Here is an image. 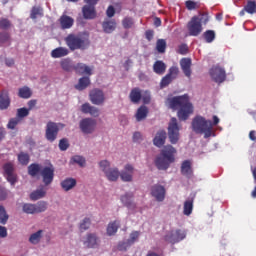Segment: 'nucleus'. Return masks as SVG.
<instances>
[{
    "label": "nucleus",
    "mask_w": 256,
    "mask_h": 256,
    "mask_svg": "<svg viewBox=\"0 0 256 256\" xmlns=\"http://www.w3.org/2000/svg\"><path fill=\"white\" fill-rule=\"evenodd\" d=\"M60 67H62L63 71L71 72L74 71L75 65H73V61L71 58H65L60 61Z\"/></svg>",
    "instance_id": "obj_32"
},
{
    "label": "nucleus",
    "mask_w": 256,
    "mask_h": 256,
    "mask_svg": "<svg viewBox=\"0 0 256 256\" xmlns=\"http://www.w3.org/2000/svg\"><path fill=\"white\" fill-rule=\"evenodd\" d=\"M64 41L70 51H85L91 45L89 37L77 34H69Z\"/></svg>",
    "instance_id": "obj_5"
},
{
    "label": "nucleus",
    "mask_w": 256,
    "mask_h": 256,
    "mask_svg": "<svg viewBox=\"0 0 256 256\" xmlns=\"http://www.w3.org/2000/svg\"><path fill=\"white\" fill-rule=\"evenodd\" d=\"M11 105V98H9V92L7 90H2L0 93V109L1 111H5V109H9Z\"/></svg>",
    "instance_id": "obj_18"
},
{
    "label": "nucleus",
    "mask_w": 256,
    "mask_h": 256,
    "mask_svg": "<svg viewBox=\"0 0 256 256\" xmlns=\"http://www.w3.org/2000/svg\"><path fill=\"white\" fill-rule=\"evenodd\" d=\"M210 76L212 77L215 83H223L225 79H227V74L225 73V69L221 66H213L210 69Z\"/></svg>",
    "instance_id": "obj_11"
},
{
    "label": "nucleus",
    "mask_w": 256,
    "mask_h": 256,
    "mask_svg": "<svg viewBox=\"0 0 256 256\" xmlns=\"http://www.w3.org/2000/svg\"><path fill=\"white\" fill-rule=\"evenodd\" d=\"M191 65H192L191 58H182L180 61V67L184 75L188 77V79L191 78V73H192Z\"/></svg>",
    "instance_id": "obj_20"
},
{
    "label": "nucleus",
    "mask_w": 256,
    "mask_h": 256,
    "mask_svg": "<svg viewBox=\"0 0 256 256\" xmlns=\"http://www.w3.org/2000/svg\"><path fill=\"white\" fill-rule=\"evenodd\" d=\"M59 21L62 29H71V27H73V24L75 23V20H73L71 16L67 15H62Z\"/></svg>",
    "instance_id": "obj_26"
},
{
    "label": "nucleus",
    "mask_w": 256,
    "mask_h": 256,
    "mask_svg": "<svg viewBox=\"0 0 256 256\" xmlns=\"http://www.w3.org/2000/svg\"><path fill=\"white\" fill-rule=\"evenodd\" d=\"M180 128L179 124L177 123V118H171L169 125H168V137L170 143L172 145H176L179 142V134Z\"/></svg>",
    "instance_id": "obj_7"
},
{
    "label": "nucleus",
    "mask_w": 256,
    "mask_h": 256,
    "mask_svg": "<svg viewBox=\"0 0 256 256\" xmlns=\"http://www.w3.org/2000/svg\"><path fill=\"white\" fill-rule=\"evenodd\" d=\"M9 197V190L0 185V201H5Z\"/></svg>",
    "instance_id": "obj_59"
},
{
    "label": "nucleus",
    "mask_w": 256,
    "mask_h": 256,
    "mask_svg": "<svg viewBox=\"0 0 256 256\" xmlns=\"http://www.w3.org/2000/svg\"><path fill=\"white\" fill-rule=\"evenodd\" d=\"M149 114V109L147 106H140L136 113V121H143V119H147V115Z\"/></svg>",
    "instance_id": "obj_33"
},
{
    "label": "nucleus",
    "mask_w": 256,
    "mask_h": 256,
    "mask_svg": "<svg viewBox=\"0 0 256 256\" xmlns=\"http://www.w3.org/2000/svg\"><path fill=\"white\" fill-rule=\"evenodd\" d=\"M121 223L119 221L110 222L107 227V235H115L117 233Z\"/></svg>",
    "instance_id": "obj_36"
},
{
    "label": "nucleus",
    "mask_w": 256,
    "mask_h": 256,
    "mask_svg": "<svg viewBox=\"0 0 256 256\" xmlns=\"http://www.w3.org/2000/svg\"><path fill=\"white\" fill-rule=\"evenodd\" d=\"M74 71L80 75H91V68L83 63H78L74 66Z\"/></svg>",
    "instance_id": "obj_31"
},
{
    "label": "nucleus",
    "mask_w": 256,
    "mask_h": 256,
    "mask_svg": "<svg viewBox=\"0 0 256 256\" xmlns=\"http://www.w3.org/2000/svg\"><path fill=\"white\" fill-rule=\"evenodd\" d=\"M37 17H43V8L40 6H34L30 12V19H37Z\"/></svg>",
    "instance_id": "obj_43"
},
{
    "label": "nucleus",
    "mask_w": 256,
    "mask_h": 256,
    "mask_svg": "<svg viewBox=\"0 0 256 256\" xmlns=\"http://www.w3.org/2000/svg\"><path fill=\"white\" fill-rule=\"evenodd\" d=\"M156 50L159 53H165V51H167V41H165V39H158L156 42Z\"/></svg>",
    "instance_id": "obj_45"
},
{
    "label": "nucleus",
    "mask_w": 256,
    "mask_h": 256,
    "mask_svg": "<svg viewBox=\"0 0 256 256\" xmlns=\"http://www.w3.org/2000/svg\"><path fill=\"white\" fill-rule=\"evenodd\" d=\"M60 185L63 191H71L77 186V180L75 178H65Z\"/></svg>",
    "instance_id": "obj_23"
},
{
    "label": "nucleus",
    "mask_w": 256,
    "mask_h": 256,
    "mask_svg": "<svg viewBox=\"0 0 256 256\" xmlns=\"http://www.w3.org/2000/svg\"><path fill=\"white\" fill-rule=\"evenodd\" d=\"M104 33H113L117 29V22L115 20H106L102 23Z\"/></svg>",
    "instance_id": "obj_27"
},
{
    "label": "nucleus",
    "mask_w": 256,
    "mask_h": 256,
    "mask_svg": "<svg viewBox=\"0 0 256 256\" xmlns=\"http://www.w3.org/2000/svg\"><path fill=\"white\" fill-rule=\"evenodd\" d=\"M73 161L74 163L80 165V167H83V165H85V158H83L82 156H74Z\"/></svg>",
    "instance_id": "obj_64"
},
{
    "label": "nucleus",
    "mask_w": 256,
    "mask_h": 256,
    "mask_svg": "<svg viewBox=\"0 0 256 256\" xmlns=\"http://www.w3.org/2000/svg\"><path fill=\"white\" fill-rule=\"evenodd\" d=\"M186 8L188 9V11H193L195 9H197V2L188 0L185 2Z\"/></svg>",
    "instance_id": "obj_62"
},
{
    "label": "nucleus",
    "mask_w": 256,
    "mask_h": 256,
    "mask_svg": "<svg viewBox=\"0 0 256 256\" xmlns=\"http://www.w3.org/2000/svg\"><path fill=\"white\" fill-rule=\"evenodd\" d=\"M99 167L103 173H107L111 169V163L108 160H102L99 162Z\"/></svg>",
    "instance_id": "obj_52"
},
{
    "label": "nucleus",
    "mask_w": 256,
    "mask_h": 256,
    "mask_svg": "<svg viewBox=\"0 0 256 256\" xmlns=\"http://www.w3.org/2000/svg\"><path fill=\"white\" fill-rule=\"evenodd\" d=\"M91 227V219L84 218L80 223V231H87Z\"/></svg>",
    "instance_id": "obj_54"
},
{
    "label": "nucleus",
    "mask_w": 256,
    "mask_h": 256,
    "mask_svg": "<svg viewBox=\"0 0 256 256\" xmlns=\"http://www.w3.org/2000/svg\"><path fill=\"white\" fill-rule=\"evenodd\" d=\"M165 187L159 184H155L150 188V195L156 199L159 203L165 201Z\"/></svg>",
    "instance_id": "obj_12"
},
{
    "label": "nucleus",
    "mask_w": 256,
    "mask_h": 256,
    "mask_svg": "<svg viewBox=\"0 0 256 256\" xmlns=\"http://www.w3.org/2000/svg\"><path fill=\"white\" fill-rule=\"evenodd\" d=\"M129 247H131V244L129 243L128 240L126 242H120L118 244V251H127Z\"/></svg>",
    "instance_id": "obj_60"
},
{
    "label": "nucleus",
    "mask_w": 256,
    "mask_h": 256,
    "mask_svg": "<svg viewBox=\"0 0 256 256\" xmlns=\"http://www.w3.org/2000/svg\"><path fill=\"white\" fill-rule=\"evenodd\" d=\"M203 37L206 43H213L216 37L215 30H206L203 33Z\"/></svg>",
    "instance_id": "obj_44"
},
{
    "label": "nucleus",
    "mask_w": 256,
    "mask_h": 256,
    "mask_svg": "<svg viewBox=\"0 0 256 256\" xmlns=\"http://www.w3.org/2000/svg\"><path fill=\"white\" fill-rule=\"evenodd\" d=\"M82 13L84 19H95V17H97V11L93 5H84L82 8Z\"/></svg>",
    "instance_id": "obj_21"
},
{
    "label": "nucleus",
    "mask_w": 256,
    "mask_h": 256,
    "mask_svg": "<svg viewBox=\"0 0 256 256\" xmlns=\"http://www.w3.org/2000/svg\"><path fill=\"white\" fill-rule=\"evenodd\" d=\"M23 212L26 213L27 215H35V204H23L22 206Z\"/></svg>",
    "instance_id": "obj_48"
},
{
    "label": "nucleus",
    "mask_w": 256,
    "mask_h": 256,
    "mask_svg": "<svg viewBox=\"0 0 256 256\" xmlns=\"http://www.w3.org/2000/svg\"><path fill=\"white\" fill-rule=\"evenodd\" d=\"M133 25H135V21H133V18L131 17H125L122 20V26L124 27V29H131Z\"/></svg>",
    "instance_id": "obj_51"
},
{
    "label": "nucleus",
    "mask_w": 256,
    "mask_h": 256,
    "mask_svg": "<svg viewBox=\"0 0 256 256\" xmlns=\"http://www.w3.org/2000/svg\"><path fill=\"white\" fill-rule=\"evenodd\" d=\"M153 71L156 75H163L167 71V65L165 62L158 60L153 64Z\"/></svg>",
    "instance_id": "obj_28"
},
{
    "label": "nucleus",
    "mask_w": 256,
    "mask_h": 256,
    "mask_svg": "<svg viewBox=\"0 0 256 256\" xmlns=\"http://www.w3.org/2000/svg\"><path fill=\"white\" fill-rule=\"evenodd\" d=\"M209 21H211L209 12H199L187 23L188 35L190 37H199V34L203 33V25H207Z\"/></svg>",
    "instance_id": "obj_4"
},
{
    "label": "nucleus",
    "mask_w": 256,
    "mask_h": 256,
    "mask_svg": "<svg viewBox=\"0 0 256 256\" xmlns=\"http://www.w3.org/2000/svg\"><path fill=\"white\" fill-rule=\"evenodd\" d=\"M193 213V199H188L184 202L183 214L189 217Z\"/></svg>",
    "instance_id": "obj_41"
},
{
    "label": "nucleus",
    "mask_w": 256,
    "mask_h": 256,
    "mask_svg": "<svg viewBox=\"0 0 256 256\" xmlns=\"http://www.w3.org/2000/svg\"><path fill=\"white\" fill-rule=\"evenodd\" d=\"M32 96L33 91L28 86L19 88L18 97H20V99H31Z\"/></svg>",
    "instance_id": "obj_30"
},
{
    "label": "nucleus",
    "mask_w": 256,
    "mask_h": 256,
    "mask_svg": "<svg viewBox=\"0 0 256 256\" xmlns=\"http://www.w3.org/2000/svg\"><path fill=\"white\" fill-rule=\"evenodd\" d=\"M89 97L93 105H103L105 103V93H103V90L94 89L90 92Z\"/></svg>",
    "instance_id": "obj_13"
},
{
    "label": "nucleus",
    "mask_w": 256,
    "mask_h": 256,
    "mask_svg": "<svg viewBox=\"0 0 256 256\" xmlns=\"http://www.w3.org/2000/svg\"><path fill=\"white\" fill-rule=\"evenodd\" d=\"M91 85V80H89V77H82L79 79L78 84L75 86V89L78 91H83L87 89Z\"/></svg>",
    "instance_id": "obj_34"
},
{
    "label": "nucleus",
    "mask_w": 256,
    "mask_h": 256,
    "mask_svg": "<svg viewBox=\"0 0 256 256\" xmlns=\"http://www.w3.org/2000/svg\"><path fill=\"white\" fill-rule=\"evenodd\" d=\"M168 101L171 109H178L177 115L180 121H187L189 115L193 113V104L189 102V96L187 94L172 97Z\"/></svg>",
    "instance_id": "obj_1"
},
{
    "label": "nucleus",
    "mask_w": 256,
    "mask_h": 256,
    "mask_svg": "<svg viewBox=\"0 0 256 256\" xmlns=\"http://www.w3.org/2000/svg\"><path fill=\"white\" fill-rule=\"evenodd\" d=\"M29 161H31V156L27 152H20L18 154V162L20 165H29Z\"/></svg>",
    "instance_id": "obj_42"
},
{
    "label": "nucleus",
    "mask_w": 256,
    "mask_h": 256,
    "mask_svg": "<svg viewBox=\"0 0 256 256\" xmlns=\"http://www.w3.org/2000/svg\"><path fill=\"white\" fill-rule=\"evenodd\" d=\"M142 97H143V91L141 90V88L135 87L130 91L129 99L131 103H134L135 105H137V103L141 101Z\"/></svg>",
    "instance_id": "obj_22"
},
{
    "label": "nucleus",
    "mask_w": 256,
    "mask_h": 256,
    "mask_svg": "<svg viewBox=\"0 0 256 256\" xmlns=\"http://www.w3.org/2000/svg\"><path fill=\"white\" fill-rule=\"evenodd\" d=\"M69 50L66 47H58L51 51V57L53 59H61V57H67Z\"/></svg>",
    "instance_id": "obj_24"
},
{
    "label": "nucleus",
    "mask_w": 256,
    "mask_h": 256,
    "mask_svg": "<svg viewBox=\"0 0 256 256\" xmlns=\"http://www.w3.org/2000/svg\"><path fill=\"white\" fill-rule=\"evenodd\" d=\"M79 128L85 135H91V133H95V129H97V120L84 118L80 121Z\"/></svg>",
    "instance_id": "obj_8"
},
{
    "label": "nucleus",
    "mask_w": 256,
    "mask_h": 256,
    "mask_svg": "<svg viewBox=\"0 0 256 256\" xmlns=\"http://www.w3.org/2000/svg\"><path fill=\"white\" fill-rule=\"evenodd\" d=\"M42 237L43 230H38L37 232L30 235L29 242L32 243V245H37L40 243Z\"/></svg>",
    "instance_id": "obj_37"
},
{
    "label": "nucleus",
    "mask_w": 256,
    "mask_h": 256,
    "mask_svg": "<svg viewBox=\"0 0 256 256\" xmlns=\"http://www.w3.org/2000/svg\"><path fill=\"white\" fill-rule=\"evenodd\" d=\"M63 127H65L64 124L49 121L46 125L45 133V138L47 141L53 143V141L57 139V135H59V130L63 129Z\"/></svg>",
    "instance_id": "obj_6"
},
{
    "label": "nucleus",
    "mask_w": 256,
    "mask_h": 256,
    "mask_svg": "<svg viewBox=\"0 0 256 256\" xmlns=\"http://www.w3.org/2000/svg\"><path fill=\"white\" fill-rule=\"evenodd\" d=\"M59 149L60 151H67L69 149V140H67V138H63L59 141Z\"/></svg>",
    "instance_id": "obj_56"
},
{
    "label": "nucleus",
    "mask_w": 256,
    "mask_h": 256,
    "mask_svg": "<svg viewBox=\"0 0 256 256\" xmlns=\"http://www.w3.org/2000/svg\"><path fill=\"white\" fill-rule=\"evenodd\" d=\"M7 221H9V214H7L5 207L0 205V223L1 225H7Z\"/></svg>",
    "instance_id": "obj_46"
},
{
    "label": "nucleus",
    "mask_w": 256,
    "mask_h": 256,
    "mask_svg": "<svg viewBox=\"0 0 256 256\" xmlns=\"http://www.w3.org/2000/svg\"><path fill=\"white\" fill-rule=\"evenodd\" d=\"M25 117H29V109L25 107L17 109L16 118L21 120V119H25Z\"/></svg>",
    "instance_id": "obj_50"
},
{
    "label": "nucleus",
    "mask_w": 256,
    "mask_h": 256,
    "mask_svg": "<svg viewBox=\"0 0 256 256\" xmlns=\"http://www.w3.org/2000/svg\"><path fill=\"white\" fill-rule=\"evenodd\" d=\"M41 170V165L32 163L28 166V175H30V177H37V175L41 173Z\"/></svg>",
    "instance_id": "obj_35"
},
{
    "label": "nucleus",
    "mask_w": 256,
    "mask_h": 256,
    "mask_svg": "<svg viewBox=\"0 0 256 256\" xmlns=\"http://www.w3.org/2000/svg\"><path fill=\"white\" fill-rule=\"evenodd\" d=\"M166 140H167V132H165V130H159L153 139V143L155 147L161 148L165 145Z\"/></svg>",
    "instance_id": "obj_17"
},
{
    "label": "nucleus",
    "mask_w": 256,
    "mask_h": 256,
    "mask_svg": "<svg viewBox=\"0 0 256 256\" xmlns=\"http://www.w3.org/2000/svg\"><path fill=\"white\" fill-rule=\"evenodd\" d=\"M245 7L246 13L253 15L256 13V0H247Z\"/></svg>",
    "instance_id": "obj_40"
},
{
    "label": "nucleus",
    "mask_w": 256,
    "mask_h": 256,
    "mask_svg": "<svg viewBox=\"0 0 256 256\" xmlns=\"http://www.w3.org/2000/svg\"><path fill=\"white\" fill-rule=\"evenodd\" d=\"M170 237L173 243H179V241H183L187 237V233L185 230L177 229L171 232Z\"/></svg>",
    "instance_id": "obj_25"
},
{
    "label": "nucleus",
    "mask_w": 256,
    "mask_h": 256,
    "mask_svg": "<svg viewBox=\"0 0 256 256\" xmlns=\"http://www.w3.org/2000/svg\"><path fill=\"white\" fill-rule=\"evenodd\" d=\"M181 175L187 177V179H191L193 177V166L191 160H185L182 162L180 167Z\"/></svg>",
    "instance_id": "obj_15"
},
{
    "label": "nucleus",
    "mask_w": 256,
    "mask_h": 256,
    "mask_svg": "<svg viewBox=\"0 0 256 256\" xmlns=\"http://www.w3.org/2000/svg\"><path fill=\"white\" fill-rule=\"evenodd\" d=\"M139 235H141L140 231H133L130 234V238L128 239V243H130L131 245H133L135 243V241H137L139 239Z\"/></svg>",
    "instance_id": "obj_57"
},
{
    "label": "nucleus",
    "mask_w": 256,
    "mask_h": 256,
    "mask_svg": "<svg viewBox=\"0 0 256 256\" xmlns=\"http://www.w3.org/2000/svg\"><path fill=\"white\" fill-rule=\"evenodd\" d=\"M11 39L9 32H0V43H7Z\"/></svg>",
    "instance_id": "obj_63"
},
{
    "label": "nucleus",
    "mask_w": 256,
    "mask_h": 256,
    "mask_svg": "<svg viewBox=\"0 0 256 256\" xmlns=\"http://www.w3.org/2000/svg\"><path fill=\"white\" fill-rule=\"evenodd\" d=\"M219 117L213 116V122L205 119L203 116H196L192 120V129L199 135H204V139H209L213 135V126L219 125Z\"/></svg>",
    "instance_id": "obj_2"
},
{
    "label": "nucleus",
    "mask_w": 256,
    "mask_h": 256,
    "mask_svg": "<svg viewBox=\"0 0 256 256\" xmlns=\"http://www.w3.org/2000/svg\"><path fill=\"white\" fill-rule=\"evenodd\" d=\"M177 153V149L172 145H166L160 151V155H158L154 161L155 166L159 171H167L169 167H171V163H175V155Z\"/></svg>",
    "instance_id": "obj_3"
},
{
    "label": "nucleus",
    "mask_w": 256,
    "mask_h": 256,
    "mask_svg": "<svg viewBox=\"0 0 256 256\" xmlns=\"http://www.w3.org/2000/svg\"><path fill=\"white\" fill-rule=\"evenodd\" d=\"M40 175L44 185H51L53 183V179H55V169L52 166H45L41 169Z\"/></svg>",
    "instance_id": "obj_10"
},
{
    "label": "nucleus",
    "mask_w": 256,
    "mask_h": 256,
    "mask_svg": "<svg viewBox=\"0 0 256 256\" xmlns=\"http://www.w3.org/2000/svg\"><path fill=\"white\" fill-rule=\"evenodd\" d=\"M20 121L21 120L17 117L11 118L9 120L8 124H7V128L8 129H15L19 125Z\"/></svg>",
    "instance_id": "obj_55"
},
{
    "label": "nucleus",
    "mask_w": 256,
    "mask_h": 256,
    "mask_svg": "<svg viewBox=\"0 0 256 256\" xmlns=\"http://www.w3.org/2000/svg\"><path fill=\"white\" fill-rule=\"evenodd\" d=\"M80 111L84 113V115H91V117H99V115H101L99 108L92 106L88 102L82 104Z\"/></svg>",
    "instance_id": "obj_14"
},
{
    "label": "nucleus",
    "mask_w": 256,
    "mask_h": 256,
    "mask_svg": "<svg viewBox=\"0 0 256 256\" xmlns=\"http://www.w3.org/2000/svg\"><path fill=\"white\" fill-rule=\"evenodd\" d=\"M11 27V21L7 18L0 19V29L7 31Z\"/></svg>",
    "instance_id": "obj_53"
},
{
    "label": "nucleus",
    "mask_w": 256,
    "mask_h": 256,
    "mask_svg": "<svg viewBox=\"0 0 256 256\" xmlns=\"http://www.w3.org/2000/svg\"><path fill=\"white\" fill-rule=\"evenodd\" d=\"M35 213H45L47 211V202L39 201L37 204H34Z\"/></svg>",
    "instance_id": "obj_47"
},
{
    "label": "nucleus",
    "mask_w": 256,
    "mask_h": 256,
    "mask_svg": "<svg viewBox=\"0 0 256 256\" xmlns=\"http://www.w3.org/2000/svg\"><path fill=\"white\" fill-rule=\"evenodd\" d=\"M45 195H47V192L43 188H41L32 192L30 194V199L31 201H38V199H43Z\"/></svg>",
    "instance_id": "obj_38"
},
{
    "label": "nucleus",
    "mask_w": 256,
    "mask_h": 256,
    "mask_svg": "<svg viewBox=\"0 0 256 256\" xmlns=\"http://www.w3.org/2000/svg\"><path fill=\"white\" fill-rule=\"evenodd\" d=\"M178 53L180 55H187V53H189V47L187 46V44H181L178 47Z\"/></svg>",
    "instance_id": "obj_61"
},
{
    "label": "nucleus",
    "mask_w": 256,
    "mask_h": 256,
    "mask_svg": "<svg viewBox=\"0 0 256 256\" xmlns=\"http://www.w3.org/2000/svg\"><path fill=\"white\" fill-rule=\"evenodd\" d=\"M84 245L87 246L88 249H95V247H99V237H97V234H87L86 240L84 241Z\"/></svg>",
    "instance_id": "obj_16"
},
{
    "label": "nucleus",
    "mask_w": 256,
    "mask_h": 256,
    "mask_svg": "<svg viewBox=\"0 0 256 256\" xmlns=\"http://www.w3.org/2000/svg\"><path fill=\"white\" fill-rule=\"evenodd\" d=\"M173 78H171V76H169L168 74H166L161 82H160V87L161 89H164V87H169V85H171V83L173 82Z\"/></svg>",
    "instance_id": "obj_49"
},
{
    "label": "nucleus",
    "mask_w": 256,
    "mask_h": 256,
    "mask_svg": "<svg viewBox=\"0 0 256 256\" xmlns=\"http://www.w3.org/2000/svg\"><path fill=\"white\" fill-rule=\"evenodd\" d=\"M167 75L173 79H177V75H179V68L176 66L170 67Z\"/></svg>",
    "instance_id": "obj_58"
},
{
    "label": "nucleus",
    "mask_w": 256,
    "mask_h": 256,
    "mask_svg": "<svg viewBox=\"0 0 256 256\" xmlns=\"http://www.w3.org/2000/svg\"><path fill=\"white\" fill-rule=\"evenodd\" d=\"M121 202L123 205H125V207H133V193H126L125 195L121 196Z\"/></svg>",
    "instance_id": "obj_39"
},
{
    "label": "nucleus",
    "mask_w": 256,
    "mask_h": 256,
    "mask_svg": "<svg viewBox=\"0 0 256 256\" xmlns=\"http://www.w3.org/2000/svg\"><path fill=\"white\" fill-rule=\"evenodd\" d=\"M4 177L10 185L17 183V174H15V165L12 162H7L3 165Z\"/></svg>",
    "instance_id": "obj_9"
},
{
    "label": "nucleus",
    "mask_w": 256,
    "mask_h": 256,
    "mask_svg": "<svg viewBox=\"0 0 256 256\" xmlns=\"http://www.w3.org/2000/svg\"><path fill=\"white\" fill-rule=\"evenodd\" d=\"M119 169L109 168L108 171L104 174L108 181H117L120 177Z\"/></svg>",
    "instance_id": "obj_29"
},
{
    "label": "nucleus",
    "mask_w": 256,
    "mask_h": 256,
    "mask_svg": "<svg viewBox=\"0 0 256 256\" xmlns=\"http://www.w3.org/2000/svg\"><path fill=\"white\" fill-rule=\"evenodd\" d=\"M133 171V166L127 164L124 168V171L120 172V178L127 183L133 181Z\"/></svg>",
    "instance_id": "obj_19"
}]
</instances>
